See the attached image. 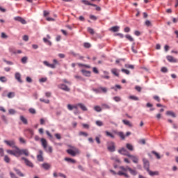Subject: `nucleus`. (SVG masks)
Returning <instances> with one entry per match:
<instances>
[{"label": "nucleus", "mask_w": 178, "mask_h": 178, "mask_svg": "<svg viewBox=\"0 0 178 178\" xmlns=\"http://www.w3.org/2000/svg\"><path fill=\"white\" fill-rule=\"evenodd\" d=\"M119 169L122 170L124 173H126L125 172H127L129 170V173L132 175V176H137V172L136 170L132 169L131 168L127 166L126 168L124 166H120Z\"/></svg>", "instance_id": "f257e3e1"}, {"label": "nucleus", "mask_w": 178, "mask_h": 178, "mask_svg": "<svg viewBox=\"0 0 178 178\" xmlns=\"http://www.w3.org/2000/svg\"><path fill=\"white\" fill-rule=\"evenodd\" d=\"M115 134H117V136H118L119 137H120L121 140H125L126 137H129V136L131 135V132L128 131L126 133V134L124 135V133H123L122 131H114Z\"/></svg>", "instance_id": "f03ea898"}, {"label": "nucleus", "mask_w": 178, "mask_h": 178, "mask_svg": "<svg viewBox=\"0 0 178 178\" xmlns=\"http://www.w3.org/2000/svg\"><path fill=\"white\" fill-rule=\"evenodd\" d=\"M17 152L18 153V157L20 156V155H25V156H29L30 155V152H29V149H20L17 148Z\"/></svg>", "instance_id": "7ed1b4c3"}, {"label": "nucleus", "mask_w": 178, "mask_h": 178, "mask_svg": "<svg viewBox=\"0 0 178 178\" xmlns=\"http://www.w3.org/2000/svg\"><path fill=\"white\" fill-rule=\"evenodd\" d=\"M4 143L5 144H6V145H8V147H10L11 148H15V149H17V148H19L17 146H16V142L15 141V140H5Z\"/></svg>", "instance_id": "20e7f679"}, {"label": "nucleus", "mask_w": 178, "mask_h": 178, "mask_svg": "<svg viewBox=\"0 0 178 178\" xmlns=\"http://www.w3.org/2000/svg\"><path fill=\"white\" fill-rule=\"evenodd\" d=\"M110 172H111V173L113 174L114 175H118V176H124V177H126V178L130 177V175H129L127 173L123 172V170L118 171V172H116L113 170H110Z\"/></svg>", "instance_id": "39448f33"}, {"label": "nucleus", "mask_w": 178, "mask_h": 178, "mask_svg": "<svg viewBox=\"0 0 178 178\" xmlns=\"http://www.w3.org/2000/svg\"><path fill=\"white\" fill-rule=\"evenodd\" d=\"M20 161H24L25 165L26 166H29V168H34V164H33V163L31 161H29V159H27L26 158L22 157L20 159Z\"/></svg>", "instance_id": "423d86ee"}, {"label": "nucleus", "mask_w": 178, "mask_h": 178, "mask_svg": "<svg viewBox=\"0 0 178 178\" xmlns=\"http://www.w3.org/2000/svg\"><path fill=\"white\" fill-rule=\"evenodd\" d=\"M115 148L116 147H115V143L109 142L108 143L107 149L110 151V152H115Z\"/></svg>", "instance_id": "0eeeda50"}, {"label": "nucleus", "mask_w": 178, "mask_h": 178, "mask_svg": "<svg viewBox=\"0 0 178 178\" xmlns=\"http://www.w3.org/2000/svg\"><path fill=\"white\" fill-rule=\"evenodd\" d=\"M14 20H15V22H19L22 24H27L26 19H23V17L20 16L15 17Z\"/></svg>", "instance_id": "6e6552de"}, {"label": "nucleus", "mask_w": 178, "mask_h": 178, "mask_svg": "<svg viewBox=\"0 0 178 178\" xmlns=\"http://www.w3.org/2000/svg\"><path fill=\"white\" fill-rule=\"evenodd\" d=\"M6 152H7V154H9V155H13V156H16L17 158H19L17 149L14 150V151L11 150V149H7Z\"/></svg>", "instance_id": "1a4fd4ad"}, {"label": "nucleus", "mask_w": 178, "mask_h": 178, "mask_svg": "<svg viewBox=\"0 0 178 178\" xmlns=\"http://www.w3.org/2000/svg\"><path fill=\"white\" fill-rule=\"evenodd\" d=\"M58 88L63 90V91H66L67 92H69V91H70V88L67 87V86H66L65 84L58 85Z\"/></svg>", "instance_id": "9d476101"}, {"label": "nucleus", "mask_w": 178, "mask_h": 178, "mask_svg": "<svg viewBox=\"0 0 178 178\" xmlns=\"http://www.w3.org/2000/svg\"><path fill=\"white\" fill-rule=\"evenodd\" d=\"M119 154L121 155H125L126 156H130V154L125 148H122L121 149L118 150Z\"/></svg>", "instance_id": "9b49d317"}, {"label": "nucleus", "mask_w": 178, "mask_h": 178, "mask_svg": "<svg viewBox=\"0 0 178 178\" xmlns=\"http://www.w3.org/2000/svg\"><path fill=\"white\" fill-rule=\"evenodd\" d=\"M166 59H167V60H168V62H170L171 63H176L177 62V60L176 58H173V56H167Z\"/></svg>", "instance_id": "f8f14e48"}, {"label": "nucleus", "mask_w": 178, "mask_h": 178, "mask_svg": "<svg viewBox=\"0 0 178 178\" xmlns=\"http://www.w3.org/2000/svg\"><path fill=\"white\" fill-rule=\"evenodd\" d=\"M41 167L44 169V170H49V169H51V164L48 163H44L41 165Z\"/></svg>", "instance_id": "ddd939ff"}, {"label": "nucleus", "mask_w": 178, "mask_h": 178, "mask_svg": "<svg viewBox=\"0 0 178 178\" xmlns=\"http://www.w3.org/2000/svg\"><path fill=\"white\" fill-rule=\"evenodd\" d=\"M37 159L39 162H44V157L42 156V150L39 151V154L37 155Z\"/></svg>", "instance_id": "4468645a"}, {"label": "nucleus", "mask_w": 178, "mask_h": 178, "mask_svg": "<svg viewBox=\"0 0 178 178\" xmlns=\"http://www.w3.org/2000/svg\"><path fill=\"white\" fill-rule=\"evenodd\" d=\"M103 73L104 75H101L102 79H106V80H109V79H111V76H109V72L104 71Z\"/></svg>", "instance_id": "2eb2a0df"}, {"label": "nucleus", "mask_w": 178, "mask_h": 178, "mask_svg": "<svg viewBox=\"0 0 178 178\" xmlns=\"http://www.w3.org/2000/svg\"><path fill=\"white\" fill-rule=\"evenodd\" d=\"M81 72L83 76H86V77H90L91 76V72L90 71L81 70Z\"/></svg>", "instance_id": "dca6fc26"}, {"label": "nucleus", "mask_w": 178, "mask_h": 178, "mask_svg": "<svg viewBox=\"0 0 178 178\" xmlns=\"http://www.w3.org/2000/svg\"><path fill=\"white\" fill-rule=\"evenodd\" d=\"M15 77L16 80L18 81L19 83H23V81L22 80V75H20V73L16 72Z\"/></svg>", "instance_id": "f3484780"}, {"label": "nucleus", "mask_w": 178, "mask_h": 178, "mask_svg": "<svg viewBox=\"0 0 178 178\" xmlns=\"http://www.w3.org/2000/svg\"><path fill=\"white\" fill-rule=\"evenodd\" d=\"M67 154H69L70 155H71V156H76V155H77V152L74 151L72 149H68L67 150Z\"/></svg>", "instance_id": "a211bd4d"}, {"label": "nucleus", "mask_w": 178, "mask_h": 178, "mask_svg": "<svg viewBox=\"0 0 178 178\" xmlns=\"http://www.w3.org/2000/svg\"><path fill=\"white\" fill-rule=\"evenodd\" d=\"M43 63L45 66H47V67H51V69H55L56 67L55 64H50L48 61H44Z\"/></svg>", "instance_id": "6ab92c4d"}, {"label": "nucleus", "mask_w": 178, "mask_h": 178, "mask_svg": "<svg viewBox=\"0 0 178 178\" xmlns=\"http://www.w3.org/2000/svg\"><path fill=\"white\" fill-rule=\"evenodd\" d=\"M147 172L149 176H159V172L158 171H151L150 170H147Z\"/></svg>", "instance_id": "aec40b11"}, {"label": "nucleus", "mask_w": 178, "mask_h": 178, "mask_svg": "<svg viewBox=\"0 0 178 178\" xmlns=\"http://www.w3.org/2000/svg\"><path fill=\"white\" fill-rule=\"evenodd\" d=\"M14 170L16 172V174L17 175V176H19V177H24V174H23L22 172L20 171V170L15 168Z\"/></svg>", "instance_id": "412c9836"}, {"label": "nucleus", "mask_w": 178, "mask_h": 178, "mask_svg": "<svg viewBox=\"0 0 178 178\" xmlns=\"http://www.w3.org/2000/svg\"><path fill=\"white\" fill-rule=\"evenodd\" d=\"M129 158L132 160V162H134V163H138V158L137 156L129 154Z\"/></svg>", "instance_id": "4be33fe9"}, {"label": "nucleus", "mask_w": 178, "mask_h": 178, "mask_svg": "<svg viewBox=\"0 0 178 178\" xmlns=\"http://www.w3.org/2000/svg\"><path fill=\"white\" fill-rule=\"evenodd\" d=\"M109 30H110V31H113V33H118V31H119V30H120V27L118 26H115L110 28Z\"/></svg>", "instance_id": "5701e85b"}, {"label": "nucleus", "mask_w": 178, "mask_h": 178, "mask_svg": "<svg viewBox=\"0 0 178 178\" xmlns=\"http://www.w3.org/2000/svg\"><path fill=\"white\" fill-rule=\"evenodd\" d=\"M40 141L42 143V145L43 147V148H47V146H48V142L47 141V140L44 138L40 139Z\"/></svg>", "instance_id": "b1692460"}, {"label": "nucleus", "mask_w": 178, "mask_h": 178, "mask_svg": "<svg viewBox=\"0 0 178 178\" xmlns=\"http://www.w3.org/2000/svg\"><path fill=\"white\" fill-rule=\"evenodd\" d=\"M64 160L65 161V162H68V163H76V160L72 158L65 157Z\"/></svg>", "instance_id": "393cba45"}, {"label": "nucleus", "mask_w": 178, "mask_h": 178, "mask_svg": "<svg viewBox=\"0 0 178 178\" xmlns=\"http://www.w3.org/2000/svg\"><path fill=\"white\" fill-rule=\"evenodd\" d=\"M111 73L114 74V76H116L117 77H119V70L116 68H113L111 70Z\"/></svg>", "instance_id": "a878e982"}, {"label": "nucleus", "mask_w": 178, "mask_h": 178, "mask_svg": "<svg viewBox=\"0 0 178 178\" xmlns=\"http://www.w3.org/2000/svg\"><path fill=\"white\" fill-rule=\"evenodd\" d=\"M78 105L79 106V108H80L82 111H83L84 112H87V111H88V109L87 108V107H86L84 104H81V103H79Z\"/></svg>", "instance_id": "bb28decb"}, {"label": "nucleus", "mask_w": 178, "mask_h": 178, "mask_svg": "<svg viewBox=\"0 0 178 178\" xmlns=\"http://www.w3.org/2000/svg\"><path fill=\"white\" fill-rule=\"evenodd\" d=\"M143 161H144V168L147 172V170H149V162H148V161L147 160H144Z\"/></svg>", "instance_id": "cd10ccee"}, {"label": "nucleus", "mask_w": 178, "mask_h": 178, "mask_svg": "<svg viewBox=\"0 0 178 178\" xmlns=\"http://www.w3.org/2000/svg\"><path fill=\"white\" fill-rule=\"evenodd\" d=\"M122 123H124L125 126H129V127H133V124H131L129 120H123Z\"/></svg>", "instance_id": "c85d7f7f"}, {"label": "nucleus", "mask_w": 178, "mask_h": 178, "mask_svg": "<svg viewBox=\"0 0 178 178\" xmlns=\"http://www.w3.org/2000/svg\"><path fill=\"white\" fill-rule=\"evenodd\" d=\"M105 134L106 136V137H110L111 138H115V135H113L112 133L106 131H105Z\"/></svg>", "instance_id": "c756f323"}, {"label": "nucleus", "mask_w": 178, "mask_h": 178, "mask_svg": "<svg viewBox=\"0 0 178 178\" xmlns=\"http://www.w3.org/2000/svg\"><path fill=\"white\" fill-rule=\"evenodd\" d=\"M111 161H114V162H116L117 163H120V159L118 158V156H111Z\"/></svg>", "instance_id": "7c9ffc66"}, {"label": "nucleus", "mask_w": 178, "mask_h": 178, "mask_svg": "<svg viewBox=\"0 0 178 178\" xmlns=\"http://www.w3.org/2000/svg\"><path fill=\"white\" fill-rule=\"evenodd\" d=\"M126 147H127V149H129V151H134V147H133V145H131L130 143H127L126 145Z\"/></svg>", "instance_id": "2f4dec72"}, {"label": "nucleus", "mask_w": 178, "mask_h": 178, "mask_svg": "<svg viewBox=\"0 0 178 178\" xmlns=\"http://www.w3.org/2000/svg\"><path fill=\"white\" fill-rule=\"evenodd\" d=\"M83 3H84V5H89L90 6H97V5L95 4H92L91 3H90V1H87V0H82Z\"/></svg>", "instance_id": "473e14b6"}, {"label": "nucleus", "mask_w": 178, "mask_h": 178, "mask_svg": "<svg viewBox=\"0 0 178 178\" xmlns=\"http://www.w3.org/2000/svg\"><path fill=\"white\" fill-rule=\"evenodd\" d=\"M20 120H21V122H22L24 123V124H27V123H28L27 119L26 118H24V116H23V115L20 116Z\"/></svg>", "instance_id": "72a5a7b5"}, {"label": "nucleus", "mask_w": 178, "mask_h": 178, "mask_svg": "<svg viewBox=\"0 0 178 178\" xmlns=\"http://www.w3.org/2000/svg\"><path fill=\"white\" fill-rule=\"evenodd\" d=\"M125 38H127V40H128L131 42H133V41H134V38H133V37H131V35H126Z\"/></svg>", "instance_id": "f704fd0d"}, {"label": "nucleus", "mask_w": 178, "mask_h": 178, "mask_svg": "<svg viewBox=\"0 0 178 178\" xmlns=\"http://www.w3.org/2000/svg\"><path fill=\"white\" fill-rule=\"evenodd\" d=\"M4 161L6 163H9L10 162V158L8 155L4 156Z\"/></svg>", "instance_id": "c9c22d12"}, {"label": "nucleus", "mask_w": 178, "mask_h": 178, "mask_svg": "<svg viewBox=\"0 0 178 178\" xmlns=\"http://www.w3.org/2000/svg\"><path fill=\"white\" fill-rule=\"evenodd\" d=\"M152 154H153V155H155L156 159H161V155L159 154L158 152H155V151H152Z\"/></svg>", "instance_id": "e433bc0d"}, {"label": "nucleus", "mask_w": 178, "mask_h": 178, "mask_svg": "<svg viewBox=\"0 0 178 178\" xmlns=\"http://www.w3.org/2000/svg\"><path fill=\"white\" fill-rule=\"evenodd\" d=\"M47 152H49L50 154L52 153V147L51 146H46V148H44Z\"/></svg>", "instance_id": "4c0bfd02"}, {"label": "nucleus", "mask_w": 178, "mask_h": 178, "mask_svg": "<svg viewBox=\"0 0 178 178\" xmlns=\"http://www.w3.org/2000/svg\"><path fill=\"white\" fill-rule=\"evenodd\" d=\"M43 41H44V42H45V44H47V45H49L50 47H51V45H52V42H51V41L48 40V39H47V38H44Z\"/></svg>", "instance_id": "58836bf2"}, {"label": "nucleus", "mask_w": 178, "mask_h": 178, "mask_svg": "<svg viewBox=\"0 0 178 178\" xmlns=\"http://www.w3.org/2000/svg\"><path fill=\"white\" fill-rule=\"evenodd\" d=\"M29 58H27V56H24L22 59H21V62L22 63L26 64L27 63V60H28Z\"/></svg>", "instance_id": "ea45409f"}, {"label": "nucleus", "mask_w": 178, "mask_h": 178, "mask_svg": "<svg viewBox=\"0 0 178 178\" xmlns=\"http://www.w3.org/2000/svg\"><path fill=\"white\" fill-rule=\"evenodd\" d=\"M113 100L115 102H120V101H122V98L119 96H115V97H113Z\"/></svg>", "instance_id": "a19ab883"}, {"label": "nucleus", "mask_w": 178, "mask_h": 178, "mask_svg": "<svg viewBox=\"0 0 178 178\" xmlns=\"http://www.w3.org/2000/svg\"><path fill=\"white\" fill-rule=\"evenodd\" d=\"M166 115H168L169 116H172V118H176V114L172 111H167Z\"/></svg>", "instance_id": "79ce46f5"}, {"label": "nucleus", "mask_w": 178, "mask_h": 178, "mask_svg": "<svg viewBox=\"0 0 178 178\" xmlns=\"http://www.w3.org/2000/svg\"><path fill=\"white\" fill-rule=\"evenodd\" d=\"M94 109L96 112H102V108H101V106H95L94 107Z\"/></svg>", "instance_id": "37998d69"}, {"label": "nucleus", "mask_w": 178, "mask_h": 178, "mask_svg": "<svg viewBox=\"0 0 178 178\" xmlns=\"http://www.w3.org/2000/svg\"><path fill=\"white\" fill-rule=\"evenodd\" d=\"M129 99H132L133 101H138L139 99L136 96L131 95L129 96Z\"/></svg>", "instance_id": "c03bdc74"}, {"label": "nucleus", "mask_w": 178, "mask_h": 178, "mask_svg": "<svg viewBox=\"0 0 178 178\" xmlns=\"http://www.w3.org/2000/svg\"><path fill=\"white\" fill-rule=\"evenodd\" d=\"M8 98H13L15 97V92H10L7 95Z\"/></svg>", "instance_id": "a18cd8bd"}, {"label": "nucleus", "mask_w": 178, "mask_h": 178, "mask_svg": "<svg viewBox=\"0 0 178 178\" xmlns=\"http://www.w3.org/2000/svg\"><path fill=\"white\" fill-rule=\"evenodd\" d=\"M145 24L147 27H151V26H152V24L151 23V21H149V20H146L145 22Z\"/></svg>", "instance_id": "49530a36"}, {"label": "nucleus", "mask_w": 178, "mask_h": 178, "mask_svg": "<svg viewBox=\"0 0 178 178\" xmlns=\"http://www.w3.org/2000/svg\"><path fill=\"white\" fill-rule=\"evenodd\" d=\"M121 72H122V73H125V74H130V71L129 70H126L124 68H122L121 70Z\"/></svg>", "instance_id": "de8ad7c7"}, {"label": "nucleus", "mask_w": 178, "mask_h": 178, "mask_svg": "<svg viewBox=\"0 0 178 178\" xmlns=\"http://www.w3.org/2000/svg\"><path fill=\"white\" fill-rule=\"evenodd\" d=\"M88 33H90V34H92V35H94L95 33V32H94V29H92V28H90V27L88 28Z\"/></svg>", "instance_id": "09e8293b"}, {"label": "nucleus", "mask_w": 178, "mask_h": 178, "mask_svg": "<svg viewBox=\"0 0 178 178\" xmlns=\"http://www.w3.org/2000/svg\"><path fill=\"white\" fill-rule=\"evenodd\" d=\"M125 67H127V69H134V65H130V64H126Z\"/></svg>", "instance_id": "8fccbe9b"}, {"label": "nucleus", "mask_w": 178, "mask_h": 178, "mask_svg": "<svg viewBox=\"0 0 178 178\" xmlns=\"http://www.w3.org/2000/svg\"><path fill=\"white\" fill-rule=\"evenodd\" d=\"M0 81H1V83H6V81H7L6 77L0 76Z\"/></svg>", "instance_id": "3c124183"}, {"label": "nucleus", "mask_w": 178, "mask_h": 178, "mask_svg": "<svg viewBox=\"0 0 178 178\" xmlns=\"http://www.w3.org/2000/svg\"><path fill=\"white\" fill-rule=\"evenodd\" d=\"M95 141L97 143V144H101V136H96Z\"/></svg>", "instance_id": "603ef678"}, {"label": "nucleus", "mask_w": 178, "mask_h": 178, "mask_svg": "<svg viewBox=\"0 0 178 178\" xmlns=\"http://www.w3.org/2000/svg\"><path fill=\"white\" fill-rule=\"evenodd\" d=\"M79 136H83L84 137H88V134L86 133V132L80 131L79 132Z\"/></svg>", "instance_id": "864d4df0"}, {"label": "nucleus", "mask_w": 178, "mask_h": 178, "mask_svg": "<svg viewBox=\"0 0 178 178\" xmlns=\"http://www.w3.org/2000/svg\"><path fill=\"white\" fill-rule=\"evenodd\" d=\"M96 124L97 126H99V127L104 126V122H102V121L97 120L96 121Z\"/></svg>", "instance_id": "5fc2aeb1"}, {"label": "nucleus", "mask_w": 178, "mask_h": 178, "mask_svg": "<svg viewBox=\"0 0 178 178\" xmlns=\"http://www.w3.org/2000/svg\"><path fill=\"white\" fill-rule=\"evenodd\" d=\"M3 60L5 62V63H6L7 65H13V62H12V61H8V60H6V59H5V58H3Z\"/></svg>", "instance_id": "6e6d98bb"}, {"label": "nucleus", "mask_w": 178, "mask_h": 178, "mask_svg": "<svg viewBox=\"0 0 178 178\" xmlns=\"http://www.w3.org/2000/svg\"><path fill=\"white\" fill-rule=\"evenodd\" d=\"M102 106H103L104 109H111V106H109L106 104H102Z\"/></svg>", "instance_id": "4d7b16f0"}, {"label": "nucleus", "mask_w": 178, "mask_h": 178, "mask_svg": "<svg viewBox=\"0 0 178 178\" xmlns=\"http://www.w3.org/2000/svg\"><path fill=\"white\" fill-rule=\"evenodd\" d=\"M29 112L30 113H32L33 115H35V113H37V112L35 111V109L31 108H29Z\"/></svg>", "instance_id": "13d9d810"}, {"label": "nucleus", "mask_w": 178, "mask_h": 178, "mask_svg": "<svg viewBox=\"0 0 178 178\" xmlns=\"http://www.w3.org/2000/svg\"><path fill=\"white\" fill-rule=\"evenodd\" d=\"M161 72H162L163 73H168V68L165 67H163L161 69Z\"/></svg>", "instance_id": "bf43d9fd"}, {"label": "nucleus", "mask_w": 178, "mask_h": 178, "mask_svg": "<svg viewBox=\"0 0 178 178\" xmlns=\"http://www.w3.org/2000/svg\"><path fill=\"white\" fill-rule=\"evenodd\" d=\"M67 108L68 111H72L74 109V106L72 104H67Z\"/></svg>", "instance_id": "052dcab7"}, {"label": "nucleus", "mask_w": 178, "mask_h": 178, "mask_svg": "<svg viewBox=\"0 0 178 178\" xmlns=\"http://www.w3.org/2000/svg\"><path fill=\"white\" fill-rule=\"evenodd\" d=\"M40 102H44V104H49V100H45V99L41 98L40 99Z\"/></svg>", "instance_id": "680f3d73"}, {"label": "nucleus", "mask_w": 178, "mask_h": 178, "mask_svg": "<svg viewBox=\"0 0 178 178\" xmlns=\"http://www.w3.org/2000/svg\"><path fill=\"white\" fill-rule=\"evenodd\" d=\"M83 47L85 48H90L91 47V44L90 43H88V42H86V43L83 44Z\"/></svg>", "instance_id": "e2e57ef3"}, {"label": "nucleus", "mask_w": 178, "mask_h": 178, "mask_svg": "<svg viewBox=\"0 0 178 178\" xmlns=\"http://www.w3.org/2000/svg\"><path fill=\"white\" fill-rule=\"evenodd\" d=\"M8 112H9V113H10V115H15V113H16V111H15V109H10L9 111H8Z\"/></svg>", "instance_id": "0e129e2a"}, {"label": "nucleus", "mask_w": 178, "mask_h": 178, "mask_svg": "<svg viewBox=\"0 0 178 178\" xmlns=\"http://www.w3.org/2000/svg\"><path fill=\"white\" fill-rule=\"evenodd\" d=\"M19 140V142L22 143V144H26V140H24V138L20 137Z\"/></svg>", "instance_id": "69168bd1"}, {"label": "nucleus", "mask_w": 178, "mask_h": 178, "mask_svg": "<svg viewBox=\"0 0 178 178\" xmlns=\"http://www.w3.org/2000/svg\"><path fill=\"white\" fill-rule=\"evenodd\" d=\"M1 38L6 39L8 38V35H6L5 33H1Z\"/></svg>", "instance_id": "338daca9"}, {"label": "nucleus", "mask_w": 178, "mask_h": 178, "mask_svg": "<svg viewBox=\"0 0 178 178\" xmlns=\"http://www.w3.org/2000/svg\"><path fill=\"white\" fill-rule=\"evenodd\" d=\"M22 40L24 41H29V35H24L22 38Z\"/></svg>", "instance_id": "774afa93"}]
</instances>
